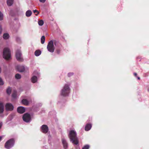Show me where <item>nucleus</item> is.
I'll return each mask as SVG.
<instances>
[{
	"mask_svg": "<svg viewBox=\"0 0 149 149\" xmlns=\"http://www.w3.org/2000/svg\"><path fill=\"white\" fill-rule=\"evenodd\" d=\"M4 84L3 82L1 79V78H0V85H3Z\"/></svg>",
	"mask_w": 149,
	"mask_h": 149,
	"instance_id": "obj_28",
	"label": "nucleus"
},
{
	"mask_svg": "<svg viewBox=\"0 0 149 149\" xmlns=\"http://www.w3.org/2000/svg\"><path fill=\"white\" fill-rule=\"evenodd\" d=\"M134 75L135 76V77H136L137 75V74L136 73H134Z\"/></svg>",
	"mask_w": 149,
	"mask_h": 149,
	"instance_id": "obj_35",
	"label": "nucleus"
},
{
	"mask_svg": "<svg viewBox=\"0 0 149 149\" xmlns=\"http://www.w3.org/2000/svg\"><path fill=\"white\" fill-rule=\"evenodd\" d=\"M37 80V78L36 76H33L31 79V81L33 83H35L36 82Z\"/></svg>",
	"mask_w": 149,
	"mask_h": 149,
	"instance_id": "obj_15",
	"label": "nucleus"
},
{
	"mask_svg": "<svg viewBox=\"0 0 149 149\" xmlns=\"http://www.w3.org/2000/svg\"><path fill=\"white\" fill-rule=\"evenodd\" d=\"M92 127L91 125L90 124H87L85 127V130L88 131L90 130Z\"/></svg>",
	"mask_w": 149,
	"mask_h": 149,
	"instance_id": "obj_12",
	"label": "nucleus"
},
{
	"mask_svg": "<svg viewBox=\"0 0 149 149\" xmlns=\"http://www.w3.org/2000/svg\"><path fill=\"white\" fill-rule=\"evenodd\" d=\"M41 53V51L39 50H37L35 52V54L36 56H39Z\"/></svg>",
	"mask_w": 149,
	"mask_h": 149,
	"instance_id": "obj_19",
	"label": "nucleus"
},
{
	"mask_svg": "<svg viewBox=\"0 0 149 149\" xmlns=\"http://www.w3.org/2000/svg\"><path fill=\"white\" fill-rule=\"evenodd\" d=\"M15 140L14 139H12L8 141L5 144L6 148L9 149L14 145Z\"/></svg>",
	"mask_w": 149,
	"mask_h": 149,
	"instance_id": "obj_4",
	"label": "nucleus"
},
{
	"mask_svg": "<svg viewBox=\"0 0 149 149\" xmlns=\"http://www.w3.org/2000/svg\"><path fill=\"white\" fill-rule=\"evenodd\" d=\"M148 91H149V88L148 89Z\"/></svg>",
	"mask_w": 149,
	"mask_h": 149,
	"instance_id": "obj_39",
	"label": "nucleus"
},
{
	"mask_svg": "<svg viewBox=\"0 0 149 149\" xmlns=\"http://www.w3.org/2000/svg\"><path fill=\"white\" fill-rule=\"evenodd\" d=\"M22 104L26 106L28 105L29 104L28 101L26 99H23L22 101Z\"/></svg>",
	"mask_w": 149,
	"mask_h": 149,
	"instance_id": "obj_13",
	"label": "nucleus"
},
{
	"mask_svg": "<svg viewBox=\"0 0 149 149\" xmlns=\"http://www.w3.org/2000/svg\"><path fill=\"white\" fill-rule=\"evenodd\" d=\"M48 127L47 125H43L41 127V131L42 133L46 134L48 132Z\"/></svg>",
	"mask_w": 149,
	"mask_h": 149,
	"instance_id": "obj_9",
	"label": "nucleus"
},
{
	"mask_svg": "<svg viewBox=\"0 0 149 149\" xmlns=\"http://www.w3.org/2000/svg\"><path fill=\"white\" fill-rule=\"evenodd\" d=\"M45 37L44 36H42L41 38V42L42 44H43L45 42Z\"/></svg>",
	"mask_w": 149,
	"mask_h": 149,
	"instance_id": "obj_21",
	"label": "nucleus"
},
{
	"mask_svg": "<svg viewBox=\"0 0 149 149\" xmlns=\"http://www.w3.org/2000/svg\"><path fill=\"white\" fill-rule=\"evenodd\" d=\"M137 79H139V80H140V77H137Z\"/></svg>",
	"mask_w": 149,
	"mask_h": 149,
	"instance_id": "obj_36",
	"label": "nucleus"
},
{
	"mask_svg": "<svg viewBox=\"0 0 149 149\" xmlns=\"http://www.w3.org/2000/svg\"><path fill=\"white\" fill-rule=\"evenodd\" d=\"M11 88L10 87H9L6 90V92L8 94H10L11 93Z\"/></svg>",
	"mask_w": 149,
	"mask_h": 149,
	"instance_id": "obj_22",
	"label": "nucleus"
},
{
	"mask_svg": "<svg viewBox=\"0 0 149 149\" xmlns=\"http://www.w3.org/2000/svg\"><path fill=\"white\" fill-rule=\"evenodd\" d=\"M62 142L63 144V147L65 148H66L68 146V144L66 140L64 139H62Z\"/></svg>",
	"mask_w": 149,
	"mask_h": 149,
	"instance_id": "obj_14",
	"label": "nucleus"
},
{
	"mask_svg": "<svg viewBox=\"0 0 149 149\" xmlns=\"http://www.w3.org/2000/svg\"><path fill=\"white\" fill-rule=\"evenodd\" d=\"M42 3H44L45 2L46 0H39Z\"/></svg>",
	"mask_w": 149,
	"mask_h": 149,
	"instance_id": "obj_32",
	"label": "nucleus"
},
{
	"mask_svg": "<svg viewBox=\"0 0 149 149\" xmlns=\"http://www.w3.org/2000/svg\"><path fill=\"white\" fill-rule=\"evenodd\" d=\"M56 42H54V44L55 45H56Z\"/></svg>",
	"mask_w": 149,
	"mask_h": 149,
	"instance_id": "obj_38",
	"label": "nucleus"
},
{
	"mask_svg": "<svg viewBox=\"0 0 149 149\" xmlns=\"http://www.w3.org/2000/svg\"><path fill=\"white\" fill-rule=\"evenodd\" d=\"M73 75V73H69L68 74V76L69 77H70V76Z\"/></svg>",
	"mask_w": 149,
	"mask_h": 149,
	"instance_id": "obj_30",
	"label": "nucleus"
},
{
	"mask_svg": "<svg viewBox=\"0 0 149 149\" xmlns=\"http://www.w3.org/2000/svg\"><path fill=\"white\" fill-rule=\"evenodd\" d=\"M3 58L6 60H8L10 58V51L8 48H4L3 52Z\"/></svg>",
	"mask_w": 149,
	"mask_h": 149,
	"instance_id": "obj_3",
	"label": "nucleus"
},
{
	"mask_svg": "<svg viewBox=\"0 0 149 149\" xmlns=\"http://www.w3.org/2000/svg\"><path fill=\"white\" fill-rule=\"evenodd\" d=\"M22 118L23 120L27 123L29 122L31 119L30 115L28 113L24 114Z\"/></svg>",
	"mask_w": 149,
	"mask_h": 149,
	"instance_id": "obj_7",
	"label": "nucleus"
},
{
	"mask_svg": "<svg viewBox=\"0 0 149 149\" xmlns=\"http://www.w3.org/2000/svg\"><path fill=\"white\" fill-rule=\"evenodd\" d=\"M16 69L20 72H23L25 70V68L23 66L17 65L16 66Z\"/></svg>",
	"mask_w": 149,
	"mask_h": 149,
	"instance_id": "obj_11",
	"label": "nucleus"
},
{
	"mask_svg": "<svg viewBox=\"0 0 149 149\" xmlns=\"http://www.w3.org/2000/svg\"><path fill=\"white\" fill-rule=\"evenodd\" d=\"M32 13L31 10H28L26 13V15L27 17H29L31 15Z\"/></svg>",
	"mask_w": 149,
	"mask_h": 149,
	"instance_id": "obj_16",
	"label": "nucleus"
},
{
	"mask_svg": "<svg viewBox=\"0 0 149 149\" xmlns=\"http://www.w3.org/2000/svg\"><path fill=\"white\" fill-rule=\"evenodd\" d=\"M12 96L14 98H15L17 97V93L16 92H14L12 94Z\"/></svg>",
	"mask_w": 149,
	"mask_h": 149,
	"instance_id": "obj_27",
	"label": "nucleus"
},
{
	"mask_svg": "<svg viewBox=\"0 0 149 149\" xmlns=\"http://www.w3.org/2000/svg\"><path fill=\"white\" fill-rule=\"evenodd\" d=\"M17 111L19 113L22 114L25 112V109L22 107H19L17 108Z\"/></svg>",
	"mask_w": 149,
	"mask_h": 149,
	"instance_id": "obj_10",
	"label": "nucleus"
},
{
	"mask_svg": "<svg viewBox=\"0 0 149 149\" xmlns=\"http://www.w3.org/2000/svg\"><path fill=\"white\" fill-rule=\"evenodd\" d=\"M15 77L17 79H19L21 78V76L19 74H17L15 75Z\"/></svg>",
	"mask_w": 149,
	"mask_h": 149,
	"instance_id": "obj_23",
	"label": "nucleus"
},
{
	"mask_svg": "<svg viewBox=\"0 0 149 149\" xmlns=\"http://www.w3.org/2000/svg\"><path fill=\"white\" fill-rule=\"evenodd\" d=\"M3 14L1 12H0V21L3 20Z\"/></svg>",
	"mask_w": 149,
	"mask_h": 149,
	"instance_id": "obj_25",
	"label": "nucleus"
},
{
	"mask_svg": "<svg viewBox=\"0 0 149 149\" xmlns=\"http://www.w3.org/2000/svg\"><path fill=\"white\" fill-rule=\"evenodd\" d=\"M44 24L43 21L42 20H40L38 22V24L40 26H42Z\"/></svg>",
	"mask_w": 149,
	"mask_h": 149,
	"instance_id": "obj_24",
	"label": "nucleus"
},
{
	"mask_svg": "<svg viewBox=\"0 0 149 149\" xmlns=\"http://www.w3.org/2000/svg\"><path fill=\"white\" fill-rule=\"evenodd\" d=\"M70 141L74 144L77 145L79 143V141L77 137V134L75 131L71 130L70 131L68 135Z\"/></svg>",
	"mask_w": 149,
	"mask_h": 149,
	"instance_id": "obj_1",
	"label": "nucleus"
},
{
	"mask_svg": "<svg viewBox=\"0 0 149 149\" xmlns=\"http://www.w3.org/2000/svg\"><path fill=\"white\" fill-rule=\"evenodd\" d=\"M2 122H0V129L2 126Z\"/></svg>",
	"mask_w": 149,
	"mask_h": 149,
	"instance_id": "obj_34",
	"label": "nucleus"
},
{
	"mask_svg": "<svg viewBox=\"0 0 149 149\" xmlns=\"http://www.w3.org/2000/svg\"><path fill=\"white\" fill-rule=\"evenodd\" d=\"M2 31V29L1 28V26H0V34L1 33Z\"/></svg>",
	"mask_w": 149,
	"mask_h": 149,
	"instance_id": "obj_33",
	"label": "nucleus"
},
{
	"mask_svg": "<svg viewBox=\"0 0 149 149\" xmlns=\"http://www.w3.org/2000/svg\"><path fill=\"white\" fill-rule=\"evenodd\" d=\"M3 104L2 103H0V113H3Z\"/></svg>",
	"mask_w": 149,
	"mask_h": 149,
	"instance_id": "obj_17",
	"label": "nucleus"
},
{
	"mask_svg": "<svg viewBox=\"0 0 149 149\" xmlns=\"http://www.w3.org/2000/svg\"><path fill=\"white\" fill-rule=\"evenodd\" d=\"M22 55L20 50H17L16 51L15 54L17 60L19 61L22 62L23 61Z\"/></svg>",
	"mask_w": 149,
	"mask_h": 149,
	"instance_id": "obj_6",
	"label": "nucleus"
},
{
	"mask_svg": "<svg viewBox=\"0 0 149 149\" xmlns=\"http://www.w3.org/2000/svg\"><path fill=\"white\" fill-rule=\"evenodd\" d=\"M2 137H1V136H0V141H1V139H2Z\"/></svg>",
	"mask_w": 149,
	"mask_h": 149,
	"instance_id": "obj_37",
	"label": "nucleus"
},
{
	"mask_svg": "<svg viewBox=\"0 0 149 149\" xmlns=\"http://www.w3.org/2000/svg\"><path fill=\"white\" fill-rule=\"evenodd\" d=\"M13 0H7V3L8 6H11L13 3Z\"/></svg>",
	"mask_w": 149,
	"mask_h": 149,
	"instance_id": "obj_18",
	"label": "nucleus"
},
{
	"mask_svg": "<svg viewBox=\"0 0 149 149\" xmlns=\"http://www.w3.org/2000/svg\"><path fill=\"white\" fill-rule=\"evenodd\" d=\"M34 13H37V14H36V15H37L39 13V12L38 11V10H35L33 11Z\"/></svg>",
	"mask_w": 149,
	"mask_h": 149,
	"instance_id": "obj_29",
	"label": "nucleus"
},
{
	"mask_svg": "<svg viewBox=\"0 0 149 149\" xmlns=\"http://www.w3.org/2000/svg\"><path fill=\"white\" fill-rule=\"evenodd\" d=\"M56 52L57 54H59L60 52V50L59 49H57L56 50Z\"/></svg>",
	"mask_w": 149,
	"mask_h": 149,
	"instance_id": "obj_31",
	"label": "nucleus"
},
{
	"mask_svg": "<svg viewBox=\"0 0 149 149\" xmlns=\"http://www.w3.org/2000/svg\"><path fill=\"white\" fill-rule=\"evenodd\" d=\"M48 51L51 52H54L55 48L54 45V42L52 40L50 41L48 43L47 46Z\"/></svg>",
	"mask_w": 149,
	"mask_h": 149,
	"instance_id": "obj_5",
	"label": "nucleus"
},
{
	"mask_svg": "<svg viewBox=\"0 0 149 149\" xmlns=\"http://www.w3.org/2000/svg\"><path fill=\"white\" fill-rule=\"evenodd\" d=\"M90 146L89 145H86L84 146L82 148V149H89Z\"/></svg>",
	"mask_w": 149,
	"mask_h": 149,
	"instance_id": "obj_26",
	"label": "nucleus"
},
{
	"mask_svg": "<svg viewBox=\"0 0 149 149\" xmlns=\"http://www.w3.org/2000/svg\"><path fill=\"white\" fill-rule=\"evenodd\" d=\"M9 36L8 34L7 33H4L3 35V38L5 39H7L9 38Z\"/></svg>",
	"mask_w": 149,
	"mask_h": 149,
	"instance_id": "obj_20",
	"label": "nucleus"
},
{
	"mask_svg": "<svg viewBox=\"0 0 149 149\" xmlns=\"http://www.w3.org/2000/svg\"><path fill=\"white\" fill-rule=\"evenodd\" d=\"M70 92V88L68 85L65 84L61 91V95L64 96H68Z\"/></svg>",
	"mask_w": 149,
	"mask_h": 149,
	"instance_id": "obj_2",
	"label": "nucleus"
},
{
	"mask_svg": "<svg viewBox=\"0 0 149 149\" xmlns=\"http://www.w3.org/2000/svg\"><path fill=\"white\" fill-rule=\"evenodd\" d=\"M6 109L7 111H12L14 108L13 105L11 103H7L5 105Z\"/></svg>",
	"mask_w": 149,
	"mask_h": 149,
	"instance_id": "obj_8",
	"label": "nucleus"
}]
</instances>
